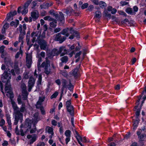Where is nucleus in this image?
<instances>
[{
	"label": "nucleus",
	"mask_w": 146,
	"mask_h": 146,
	"mask_svg": "<svg viewBox=\"0 0 146 146\" xmlns=\"http://www.w3.org/2000/svg\"><path fill=\"white\" fill-rule=\"evenodd\" d=\"M38 116V113H36L34 115L32 121L30 120L29 118L26 119L25 122L24 127L25 128L27 129L26 133L29 131L30 133H33L35 132L36 128L35 125L40 120Z\"/></svg>",
	"instance_id": "f257e3e1"
},
{
	"label": "nucleus",
	"mask_w": 146,
	"mask_h": 146,
	"mask_svg": "<svg viewBox=\"0 0 146 146\" xmlns=\"http://www.w3.org/2000/svg\"><path fill=\"white\" fill-rule=\"evenodd\" d=\"M19 27L17 28L19 29L20 34L19 37V42H21V44L20 48L19 51L18 52L15 56L16 58H18L20 56H22L23 54V51L21 50V48L23 47V45L24 43L23 38L24 36L25 35L26 33L25 30L26 29V25L25 24H24L23 26L21 25H20Z\"/></svg>",
	"instance_id": "f03ea898"
},
{
	"label": "nucleus",
	"mask_w": 146,
	"mask_h": 146,
	"mask_svg": "<svg viewBox=\"0 0 146 146\" xmlns=\"http://www.w3.org/2000/svg\"><path fill=\"white\" fill-rule=\"evenodd\" d=\"M11 77V74H10V71L8 69H7L2 74L1 80L3 82L6 83L5 90L6 92L11 90L10 83Z\"/></svg>",
	"instance_id": "7ed1b4c3"
},
{
	"label": "nucleus",
	"mask_w": 146,
	"mask_h": 146,
	"mask_svg": "<svg viewBox=\"0 0 146 146\" xmlns=\"http://www.w3.org/2000/svg\"><path fill=\"white\" fill-rule=\"evenodd\" d=\"M50 62L48 59V58H46L45 61H44L40 66L41 67H45L44 72L47 75L50 74L51 72L50 68Z\"/></svg>",
	"instance_id": "20e7f679"
},
{
	"label": "nucleus",
	"mask_w": 146,
	"mask_h": 146,
	"mask_svg": "<svg viewBox=\"0 0 146 146\" xmlns=\"http://www.w3.org/2000/svg\"><path fill=\"white\" fill-rule=\"evenodd\" d=\"M18 62L17 61H15L13 63V67L14 69L11 70V72L13 76H15V74H19V68L18 66Z\"/></svg>",
	"instance_id": "39448f33"
},
{
	"label": "nucleus",
	"mask_w": 146,
	"mask_h": 146,
	"mask_svg": "<svg viewBox=\"0 0 146 146\" xmlns=\"http://www.w3.org/2000/svg\"><path fill=\"white\" fill-rule=\"evenodd\" d=\"M32 59L31 54H27L26 56V65L28 68H30L32 64Z\"/></svg>",
	"instance_id": "423d86ee"
},
{
	"label": "nucleus",
	"mask_w": 146,
	"mask_h": 146,
	"mask_svg": "<svg viewBox=\"0 0 146 146\" xmlns=\"http://www.w3.org/2000/svg\"><path fill=\"white\" fill-rule=\"evenodd\" d=\"M35 82V79L32 76L31 77L28 82V91L30 92L31 91L33 87L34 86Z\"/></svg>",
	"instance_id": "0eeeda50"
},
{
	"label": "nucleus",
	"mask_w": 146,
	"mask_h": 146,
	"mask_svg": "<svg viewBox=\"0 0 146 146\" xmlns=\"http://www.w3.org/2000/svg\"><path fill=\"white\" fill-rule=\"evenodd\" d=\"M11 103L14 110V115L23 114L22 113L20 112L19 110V108L17 107V105L14 102L12 101Z\"/></svg>",
	"instance_id": "6e6552de"
},
{
	"label": "nucleus",
	"mask_w": 146,
	"mask_h": 146,
	"mask_svg": "<svg viewBox=\"0 0 146 146\" xmlns=\"http://www.w3.org/2000/svg\"><path fill=\"white\" fill-rule=\"evenodd\" d=\"M59 54H60V56H62L68 53L67 50L64 46H62L60 47L59 50Z\"/></svg>",
	"instance_id": "1a4fd4ad"
},
{
	"label": "nucleus",
	"mask_w": 146,
	"mask_h": 146,
	"mask_svg": "<svg viewBox=\"0 0 146 146\" xmlns=\"http://www.w3.org/2000/svg\"><path fill=\"white\" fill-rule=\"evenodd\" d=\"M62 84V87L61 88V91H62V94L63 93V92L65 88H67L69 82H68L65 79H63L61 81Z\"/></svg>",
	"instance_id": "9d476101"
},
{
	"label": "nucleus",
	"mask_w": 146,
	"mask_h": 146,
	"mask_svg": "<svg viewBox=\"0 0 146 146\" xmlns=\"http://www.w3.org/2000/svg\"><path fill=\"white\" fill-rule=\"evenodd\" d=\"M40 45V47L41 49L42 50H45L47 47V44L46 42L43 40H41L38 42Z\"/></svg>",
	"instance_id": "9b49d317"
},
{
	"label": "nucleus",
	"mask_w": 146,
	"mask_h": 146,
	"mask_svg": "<svg viewBox=\"0 0 146 146\" xmlns=\"http://www.w3.org/2000/svg\"><path fill=\"white\" fill-rule=\"evenodd\" d=\"M15 115V122L14 124L16 125L18 123L19 120H21L22 119L23 114L14 115Z\"/></svg>",
	"instance_id": "f8f14e48"
},
{
	"label": "nucleus",
	"mask_w": 146,
	"mask_h": 146,
	"mask_svg": "<svg viewBox=\"0 0 146 146\" xmlns=\"http://www.w3.org/2000/svg\"><path fill=\"white\" fill-rule=\"evenodd\" d=\"M39 16V14L36 10H34L31 13V16L34 21L37 19Z\"/></svg>",
	"instance_id": "ddd939ff"
},
{
	"label": "nucleus",
	"mask_w": 146,
	"mask_h": 146,
	"mask_svg": "<svg viewBox=\"0 0 146 146\" xmlns=\"http://www.w3.org/2000/svg\"><path fill=\"white\" fill-rule=\"evenodd\" d=\"M70 32L71 29H64L60 33V34L65 35L67 37L70 34Z\"/></svg>",
	"instance_id": "4468645a"
},
{
	"label": "nucleus",
	"mask_w": 146,
	"mask_h": 146,
	"mask_svg": "<svg viewBox=\"0 0 146 146\" xmlns=\"http://www.w3.org/2000/svg\"><path fill=\"white\" fill-rule=\"evenodd\" d=\"M140 131L137 132V134L138 136V138L141 140H144L146 138V135L145 134H141Z\"/></svg>",
	"instance_id": "2eb2a0df"
},
{
	"label": "nucleus",
	"mask_w": 146,
	"mask_h": 146,
	"mask_svg": "<svg viewBox=\"0 0 146 146\" xmlns=\"http://www.w3.org/2000/svg\"><path fill=\"white\" fill-rule=\"evenodd\" d=\"M51 21V22H50L49 23L50 27L52 28H55L57 26V22L56 20L53 19V20Z\"/></svg>",
	"instance_id": "dca6fc26"
},
{
	"label": "nucleus",
	"mask_w": 146,
	"mask_h": 146,
	"mask_svg": "<svg viewBox=\"0 0 146 146\" xmlns=\"http://www.w3.org/2000/svg\"><path fill=\"white\" fill-rule=\"evenodd\" d=\"M44 98L40 97L38 101L37 102L36 106V108H39L41 106L42 103L44 101Z\"/></svg>",
	"instance_id": "f3484780"
},
{
	"label": "nucleus",
	"mask_w": 146,
	"mask_h": 146,
	"mask_svg": "<svg viewBox=\"0 0 146 146\" xmlns=\"http://www.w3.org/2000/svg\"><path fill=\"white\" fill-rule=\"evenodd\" d=\"M67 111L69 112L70 115L73 116L74 114V110L73 107L72 106L66 107Z\"/></svg>",
	"instance_id": "a211bd4d"
},
{
	"label": "nucleus",
	"mask_w": 146,
	"mask_h": 146,
	"mask_svg": "<svg viewBox=\"0 0 146 146\" xmlns=\"http://www.w3.org/2000/svg\"><path fill=\"white\" fill-rule=\"evenodd\" d=\"M73 10L71 7L68 8L67 9H65L64 10V12L66 13L67 15L69 16L71 15V13H72Z\"/></svg>",
	"instance_id": "6ab92c4d"
},
{
	"label": "nucleus",
	"mask_w": 146,
	"mask_h": 146,
	"mask_svg": "<svg viewBox=\"0 0 146 146\" xmlns=\"http://www.w3.org/2000/svg\"><path fill=\"white\" fill-rule=\"evenodd\" d=\"M139 120L138 119L134 121L133 124V129L134 131H135L139 123Z\"/></svg>",
	"instance_id": "aec40b11"
},
{
	"label": "nucleus",
	"mask_w": 146,
	"mask_h": 146,
	"mask_svg": "<svg viewBox=\"0 0 146 146\" xmlns=\"http://www.w3.org/2000/svg\"><path fill=\"white\" fill-rule=\"evenodd\" d=\"M19 21L18 20H16L15 21H12L10 23V25L12 26L15 27H17L19 24Z\"/></svg>",
	"instance_id": "412c9836"
},
{
	"label": "nucleus",
	"mask_w": 146,
	"mask_h": 146,
	"mask_svg": "<svg viewBox=\"0 0 146 146\" xmlns=\"http://www.w3.org/2000/svg\"><path fill=\"white\" fill-rule=\"evenodd\" d=\"M70 34L73 35L74 37H76L77 38L79 37V34L78 32L76 31H74L72 29H71Z\"/></svg>",
	"instance_id": "4be33fe9"
},
{
	"label": "nucleus",
	"mask_w": 146,
	"mask_h": 146,
	"mask_svg": "<svg viewBox=\"0 0 146 146\" xmlns=\"http://www.w3.org/2000/svg\"><path fill=\"white\" fill-rule=\"evenodd\" d=\"M7 96L11 100L13 97V94L11 90L6 92Z\"/></svg>",
	"instance_id": "5701e85b"
},
{
	"label": "nucleus",
	"mask_w": 146,
	"mask_h": 146,
	"mask_svg": "<svg viewBox=\"0 0 146 146\" xmlns=\"http://www.w3.org/2000/svg\"><path fill=\"white\" fill-rule=\"evenodd\" d=\"M36 135L35 134L32 135V137L29 141L30 144H31L33 143L36 141Z\"/></svg>",
	"instance_id": "b1692460"
},
{
	"label": "nucleus",
	"mask_w": 146,
	"mask_h": 146,
	"mask_svg": "<svg viewBox=\"0 0 146 146\" xmlns=\"http://www.w3.org/2000/svg\"><path fill=\"white\" fill-rule=\"evenodd\" d=\"M126 12L128 14L133 15L135 14V13L133 11L132 9L131 8H128L126 10Z\"/></svg>",
	"instance_id": "393cba45"
},
{
	"label": "nucleus",
	"mask_w": 146,
	"mask_h": 146,
	"mask_svg": "<svg viewBox=\"0 0 146 146\" xmlns=\"http://www.w3.org/2000/svg\"><path fill=\"white\" fill-rule=\"evenodd\" d=\"M51 54L53 56L58 55L59 54V51L56 49H54L52 51Z\"/></svg>",
	"instance_id": "a878e982"
},
{
	"label": "nucleus",
	"mask_w": 146,
	"mask_h": 146,
	"mask_svg": "<svg viewBox=\"0 0 146 146\" xmlns=\"http://www.w3.org/2000/svg\"><path fill=\"white\" fill-rule=\"evenodd\" d=\"M26 106L24 103H22L21 107L20 108V110L19 111L21 112H23L26 110Z\"/></svg>",
	"instance_id": "bb28decb"
},
{
	"label": "nucleus",
	"mask_w": 146,
	"mask_h": 146,
	"mask_svg": "<svg viewBox=\"0 0 146 146\" xmlns=\"http://www.w3.org/2000/svg\"><path fill=\"white\" fill-rule=\"evenodd\" d=\"M15 133L17 135H19L20 134L22 136H23L25 135V132L23 131L22 129H21L19 131L18 130L16 129L15 131Z\"/></svg>",
	"instance_id": "cd10ccee"
},
{
	"label": "nucleus",
	"mask_w": 146,
	"mask_h": 146,
	"mask_svg": "<svg viewBox=\"0 0 146 146\" xmlns=\"http://www.w3.org/2000/svg\"><path fill=\"white\" fill-rule=\"evenodd\" d=\"M68 89L70 91H72L73 90L74 86L71 84L70 80L69 81V84H68L67 87Z\"/></svg>",
	"instance_id": "c85d7f7f"
},
{
	"label": "nucleus",
	"mask_w": 146,
	"mask_h": 146,
	"mask_svg": "<svg viewBox=\"0 0 146 146\" xmlns=\"http://www.w3.org/2000/svg\"><path fill=\"white\" fill-rule=\"evenodd\" d=\"M100 7L102 9L105 8L106 6V3L104 2L101 1L99 3Z\"/></svg>",
	"instance_id": "c756f323"
},
{
	"label": "nucleus",
	"mask_w": 146,
	"mask_h": 146,
	"mask_svg": "<svg viewBox=\"0 0 146 146\" xmlns=\"http://www.w3.org/2000/svg\"><path fill=\"white\" fill-rule=\"evenodd\" d=\"M62 37L60 33H58L56 35L55 39L56 40L59 42L62 38Z\"/></svg>",
	"instance_id": "7c9ffc66"
},
{
	"label": "nucleus",
	"mask_w": 146,
	"mask_h": 146,
	"mask_svg": "<svg viewBox=\"0 0 146 146\" xmlns=\"http://www.w3.org/2000/svg\"><path fill=\"white\" fill-rule=\"evenodd\" d=\"M49 5V4L48 3H44L40 5V7L41 9H46L48 8Z\"/></svg>",
	"instance_id": "2f4dec72"
},
{
	"label": "nucleus",
	"mask_w": 146,
	"mask_h": 146,
	"mask_svg": "<svg viewBox=\"0 0 146 146\" xmlns=\"http://www.w3.org/2000/svg\"><path fill=\"white\" fill-rule=\"evenodd\" d=\"M59 14L60 16H59V17L58 19V20H59L60 21L62 22L64 20V17L63 14L61 12H59Z\"/></svg>",
	"instance_id": "473e14b6"
},
{
	"label": "nucleus",
	"mask_w": 146,
	"mask_h": 146,
	"mask_svg": "<svg viewBox=\"0 0 146 146\" xmlns=\"http://www.w3.org/2000/svg\"><path fill=\"white\" fill-rule=\"evenodd\" d=\"M68 57L67 56H64L61 58L60 60L62 62L66 63L68 61Z\"/></svg>",
	"instance_id": "72a5a7b5"
},
{
	"label": "nucleus",
	"mask_w": 146,
	"mask_h": 146,
	"mask_svg": "<svg viewBox=\"0 0 146 146\" xmlns=\"http://www.w3.org/2000/svg\"><path fill=\"white\" fill-rule=\"evenodd\" d=\"M46 130L47 131L48 133L51 135L53 134V129L49 127H47L46 129Z\"/></svg>",
	"instance_id": "f704fd0d"
},
{
	"label": "nucleus",
	"mask_w": 146,
	"mask_h": 146,
	"mask_svg": "<svg viewBox=\"0 0 146 146\" xmlns=\"http://www.w3.org/2000/svg\"><path fill=\"white\" fill-rule=\"evenodd\" d=\"M95 17L97 18H100L101 16V12L99 11H96L95 13Z\"/></svg>",
	"instance_id": "c9c22d12"
},
{
	"label": "nucleus",
	"mask_w": 146,
	"mask_h": 146,
	"mask_svg": "<svg viewBox=\"0 0 146 146\" xmlns=\"http://www.w3.org/2000/svg\"><path fill=\"white\" fill-rule=\"evenodd\" d=\"M6 117L7 118V121L9 125V126L11 127V120L10 119V117L9 115H7Z\"/></svg>",
	"instance_id": "e433bc0d"
},
{
	"label": "nucleus",
	"mask_w": 146,
	"mask_h": 146,
	"mask_svg": "<svg viewBox=\"0 0 146 146\" xmlns=\"http://www.w3.org/2000/svg\"><path fill=\"white\" fill-rule=\"evenodd\" d=\"M21 88L22 89V92H27L26 90V86L24 83L22 84L21 85Z\"/></svg>",
	"instance_id": "4c0bfd02"
},
{
	"label": "nucleus",
	"mask_w": 146,
	"mask_h": 146,
	"mask_svg": "<svg viewBox=\"0 0 146 146\" xmlns=\"http://www.w3.org/2000/svg\"><path fill=\"white\" fill-rule=\"evenodd\" d=\"M32 0H28V1L25 3L24 8L27 9L29 5L30 4Z\"/></svg>",
	"instance_id": "58836bf2"
},
{
	"label": "nucleus",
	"mask_w": 146,
	"mask_h": 146,
	"mask_svg": "<svg viewBox=\"0 0 146 146\" xmlns=\"http://www.w3.org/2000/svg\"><path fill=\"white\" fill-rule=\"evenodd\" d=\"M42 81V76L40 74H39L38 76V80L37 82L38 85H40Z\"/></svg>",
	"instance_id": "ea45409f"
},
{
	"label": "nucleus",
	"mask_w": 146,
	"mask_h": 146,
	"mask_svg": "<svg viewBox=\"0 0 146 146\" xmlns=\"http://www.w3.org/2000/svg\"><path fill=\"white\" fill-rule=\"evenodd\" d=\"M23 93V99L24 100H26L27 98V96L28 95V93L27 92H22Z\"/></svg>",
	"instance_id": "a19ab883"
},
{
	"label": "nucleus",
	"mask_w": 146,
	"mask_h": 146,
	"mask_svg": "<svg viewBox=\"0 0 146 146\" xmlns=\"http://www.w3.org/2000/svg\"><path fill=\"white\" fill-rule=\"evenodd\" d=\"M70 133L71 132L69 130H67L65 132V135L66 137H70Z\"/></svg>",
	"instance_id": "79ce46f5"
},
{
	"label": "nucleus",
	"mask_w": 146,
	"mask_h": 146,
	"mask_svg": "<svg viewBox=\"0 0 146 146\" xmlns=\"http://www.w3.org/2000/svg\"><path fill=\"white\" fill-rule=\"evenodd\" d=\"M52 18H51L49 16H47L44 17V19L45 20H48L49 21H51L53 20Z\"/></svg>",
	"instance_id": "37998d69"
},
{
	"label": "nucleus",
	"mask_w": 146,
	"mask_h": 146,
	"mask_svg": "<svg viewBox=\"0 0 146 146\" xmlns=\"http://www.w3.org/2000/svg\"><path fill=\"white\" fill-rule=\"evenodd\" d=\"M141 110V108H139L137 109V111L135 113L136 115V117L137 119H138V117L139 115H140V113Z\"/></svg>",
	"instance_id": "c03bdc74"
},
{
	"label": "nucleus",
	"mask_w": 146,
	"mask_h": 146,
	"mask_svg": "<svg viewBox=\"0 0 146 146\" xmlns=\"http://www.w3.org/2000/svg\"><path fill=\"white\" fill-rule=\"evenodd\" d=\"M13 17L10 13L8 14L7 15V21H9L11 19L12 20Z\"/></svg>",
	"instance_id": "a18cd8bd"
},
{
	"label": "nucleus",
	"mask_w": 146,
	"mask_h": 146,
	"mask_svg": "<svg viewBox=\"0 0 146 146\" xmlns=\"http://www.w3.org/2000/svg\"><path fill=\"white\" fill-rule=\"evenodd\" d=\"M58 92H55L51 96L50 98L52 99L53 98H56L58 95Z\"/></svg>",
	"instance_id": "49530a36"
},
{
	"label": "nucleus",
	"mask_w": 146,
	"mask_h": 146,
	"mask_svg": "<svg viewBox=\"0 0 146 146\" xmlns=\"http://www.w3.org/2000/svg\"><path fill=\"white\" fill-rule=\"evenodd\" d=\"M30 35V33L29 31L27 32V39L26 40L27 41V44H29V36Z\"/></svg>",
	"instance_id": "de8ad7c7"
},
{
	"label": "nucleus",
	"mask_w": 146,
	"mask_h": 146,
	"mask_svg": "<svg viewBox=\"0 0 146 146\" xmlns=\"http://www.w3.org/2000/svg\"><path fill=\"white\" fill-rule=\"evenodd\" d=\"M88 6V4L87 3H85L82 4L81 6V8L82 9H84L87 8Z\"/></svg>",
	"instance_id": "09e8293b"
},
{
	"label": "nucleus",
	"mask_w": 146,
	"mask_h": 146,
	"mask_svg": "<svg viewBox=\"0 0 146 146\" xmlns=\"http://www.w3.org/2000/svg\"><path fill=\"white\" fill-rule=\"evenodd\" d=\"M140 98H139L138 100H137V102L136 103V106L135 107V109H136L137 108H138V106H139V102L140 101V100L142 97V95H140Z\"/></svg>",
	"instance_id": "8fccbe9b"
},
{
	"label": "nucleus",
	"mask_w": 146,
	"mask_h": 146,
	"mask_svg": "<svg viewBox=\"0 0 146 146\" xmlns=\"http://www.w3.org/2000/svg\"><path fill=\"white\" fill-rule=\"evenodd\" d=\"M78 69H75L72 71V74L73 76H75L76 75Z\"/></svg>",
	"instance_id": "3c124183"
},
{
	"label": "nucleus",
	"mask_w": 146,
	"mask_h": 146,
	"mask_svg": "<svg viewBox=\"0 0 146 146\" xmlns=\"http://www.w3.org/2000/svg\"><path fill=\"white\" fill-rule=\"evenodd\" d=\"M42 61V59L40 57H38V62L37 64V67L38 70H39V66L40 65V62Z\"/></svg>",
	"instance_id": "603ef678"
},
{
	"label": "nucleus",
	"mask_w": 146,
	"mask_h": 146,
	"mask_svg": "<svg viewBox=\"0 0 146 146\" xmlns=\"http://www.w3.org/2000/svg\"><path fill=\"white\" fill-rule=\"evenodd\" d=\"M7 69H9V71H10V74H11V71L10 70V69L9 68H6L4 64H3L2 65L1 67V69L2 70H5V71H4V72H5L6 70Z\"/></svg>",
	"instance_id": "864d4df0"
},
{
	"label": "nucleus",
	"mask_w": 146,
	"mask_h": 146,
	"mask_svg": "<svg viewBox=\"0 0 146 146\" xmlns=\"http://www.w3.org/2000/svg\"><path fill=\"white\" fill-rule=\"evenodd\" d=\"M28 10L27 9L24 8L23 10L22 11L21 13L23 15H25L27 13Z\"/></svg>",
	"instance_id": "5fc2aeb1"
},
{
	"label": "nucleus",
	"mask_w": 146,
	"mask_h": 146,
	"mask_svg": "<svg viewBox=\"0 0 146 146\" xmlns=\"http://www.w3.org/2000/svg\"><path fill=\"white\" fill-rule=\"evenodd\" d=\"M129 21L127 19H125L124 20L122 21L121 23V25H123L124 24H125L126 23L128 22Z\"/></svg>",
	"instance_id": "6e6d98bb"
},
{
	"label": "nucleus",
	"mask_w": 146,
	"mask_h": 146,
	"mask_svg": "<svg viewBox=\"0 0 146 146\" xmlns=\"http://www.w3.org/2000/svg\"><path fill=\"white\" fill-rule=\"evenodd\" d=\"M82 54V52L80 51L79 52L77 53L76 54L75 58H80V56Z\"/></svg>",
	"instance_id": "4d7b16f0"
},
{
	"label": "nucleus",
	"mask_w": 146,
	"mask_h": 146,
	"mask_svg": "<svg viewBox=\"0 0 146 146\" xmlns=\"http://www.w3.org/2000/svg\"><path fill=\"white\" fill-rule=\"evenodd\" d=\"M61 30L60 28L57 27L54 29V31L55 33H57L60 32Z\"/></svg>",
	"instance_id": "13d9d810"
},
{
	"label": "nucleus",
	"mask_w": 146,
	"mask_h": 146,
	"mask_svg": "<svg viewBox=\"0 0 146 146\" xmlns=\"http://www.w3.org/2000/svg\"><path fill=\"white\" fill-rule=\"evenodd\" d=\"M28 73L27 72H25L23 74L24 78L25 79H27L29 78Z\"/></svg>",
	"instance_id": "bf43d9fd"
},
{
	"label": "nucleus",
	"mask_w": 146,
	"mask_h": 146,
	"mask_svg": "<svg viewBox=\"0 0 146 146\" xmlns=\"http://www.w3.org/2000/svg\"><path fill=\"white\" fill-rule=\"evenodd\" d=\"M17 100L19 104H22L23 103L22 102L20 96L18 97Z\"/></svg>",
	"instance_id": "052dcab7"
},
{
	"label": "nucleus",
	"mask_w": 146,
	"mask_h": 146,
	"mask_svg": "<svg viewBox=\"0 0 146 146\" xmlns=\"http://www.w3.org/2000/svg\"><path fill=\"white\" fill-rule=\"evenodd\" d=\"M94 7L93 6V5H91L89 6L87 10L90 11H91L94 9Z\"/></svg>",
	"instance_id": "680f3d73"
},
{
	"label": "nucleus",
	"mask_w": 146,
	"mask_h": 146,
	"mask_svg": "<svg viewBox=\"0 0 146 146\" xmlns=\"http://www.w3.org/2000/svg\"><path fill=\"white\" fill-rule=\"evenodd\" d=\"M70 100L67 101L66 102V107L71 106Z\"/></svg>",
	"instance_id": "e2e57ef3"
},
{
	"label": "nucleus",
	"mask_w": 146,
	"mask_h": 146,
	"mask_svg": "<svg viewBox=\"0 0 146 146\" xmlns=\"http://www.w3.org/2000/svg\"><path fill=\"white\" fill-rule=\"evenodd\" d=\"M39 108H40L42 114L43 115L44 114H45V111L43 107L41 106L40 107H39Z\"/></svg>",
	"instance_id": "0e129e2a"
},
{
	"label": "nucleus",
	"mask_w": 146,
	"mask_h": 146,
	"mask_svg": "<svg viewBox=\"0 0 146 146\" xmlns=\"http://www.w3.org/2000/svg\"><path fill=\"white\" fill-rule=\"evenodd\" d=\"M66 38V36H62V38L60 40V41H59V42L60 43H62V42L64 41L65 40Z\"/></svg>",
	"instance_id": "69168bd1"
},
{
	"label": "nucleus",
	"mask_w": 146,
	"mask_h": 146,
	"mask_svg": "<svg viewBox=\"0 0 146 146\" xmlns=\"http://www.w3.org/2000/svg\"><path fill=\"white\" fill-rule=\"evenodd\" d=\"M5 46H2L0 47V52L1 53L4 52V49Z\"/></svg>",
	"instance_id": "338daca9"
},
{
	"label": "nucleus",
	"mask_w": 146,
	"mask_h": 146,
	"mask_svg": "<svg viewBox=\"0 0 146 146\" xmlns=\"http://www.w3.org/2000/svg\"><path fill=\"white\" fill-rule=\"evenodd\" d=\"M45 143L44 142H40L36 146H44Z\"/></svg>",
	"instance_id": "774afa93"
}]
</instances>
